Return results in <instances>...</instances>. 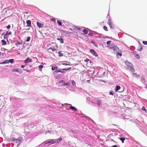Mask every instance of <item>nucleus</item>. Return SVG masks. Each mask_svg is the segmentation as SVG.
I'll return each mask as SVG.
<instances>
[{"label": "nucleus", "mask_w": 147, "mask_h": 147, "mask_svg": "<svg viewBox=\"0 0 147 147\" xmlns=\"http://www.w3.org/2000/svg\"><path fill=\"white\" fill-rule=\"evenodd\" d=\"M107 47L110 50H113V51L115 53L119 51V48L114 44H112L109 46H107Z\"/></svg>", "instance_id": "1"}, {"label": "nucleus", "mask_w": 147, "mask_h": 147, "mask_svg": "<svg viewBox=\"0 0 147 147\" xmlns=\"http://www.w3.org/2000/svg\"><path fill=\"white\" fill-rule=\"evenodd\" d=\"M125 63L127 66L129 67V69L132 72H134L135 69L134 67H133V65L131 63L129 62L127 60H126L125 62Z\"/></svg>", "instance_id": "2"}, {"label": "nucleus", "mask_w": 147, "mask_h": 147, "mask_svg": "<svg viewBox=\"0 0 147 147\" xmlns=\"http://www.w3.org/2000/svg\"><path fill=\"white\" fill-rule=\"evenodd\" d=\"M54 140L53 139H50L49 140H46L44 142H43L42 143L40 144L38 146H36V147H39L40 146H42L43 145H45L46 144L48 143H51V144H53V142Z\"/></svg>", "instance_id": "3"}, {"label": "nucleus", "mask_w": 147, "mask_h": 147, "mask_svg": "<svg viewBox=\"0 0 147 147\" xmlns=\"http://www.w3.org/2000/svg\"><path fill=\"white\" fill-rule=\"evenodd\" d=\"M23 140L22 138L20 137L16 139H13L12 141L16 143H18V145H19L21 142Z\"/></svg>", "instance_id": "4"}, {"label": "nucleus", "mask_w": 147, "mask_h": 147, "mask_svg": "<svg viewBox=\"0 0 147 147\" xmlns=\"http://www.w3.org/2000/svg\"><path fill=\"white\" fill-rule=\"evenodd\" d=\"M64 105H70L69 108L71 109L72 111H75L77 110V109L74 107L73 106L71 105V104H69L67 103H65L64 104H61V105L63 107Z\"/></svg>", "instance_id": "5"}, {"label": "nucleus", "mask_w": 147, "mask_h": 147, "mask_svg": "<svg viewBox=\"0 0 147 147\" xmlns=\"http://www.w3.org/2000/svg\"><path fill=\"white\" fill-rule=\"evenodd\" d=\"M94 35H95V37L96 38H100L102 37L105 38H108V36H104V35H103L102 34L98 33L97 32H95V33L94 34Z\"/></svg>", "instance_id": "6"}, {"label": "nucleus", "mask_w": 147, "mask_h": 147, "mask_svg": "<svg viewBox=\"0 0 147 147\" xmlns=\"http://www.w3.org/2000/svg\"><path fill=\"white\" fill-rule=\"evenodd\" d=\"M61 32L65 36H70L71 34V32H69L64 30H62L61 31Z\"/></svg>", "instance_id": "7"}, {"label": "nucleus", "mask_w": 147, "mask_h": 147, "mask_svg": "<svg viewBox=\"0 0 147 147\" xmlns=\"http://www.w3.org/2000/svg\"><path fill=\"white\" fill-rule=\"evenodd\" d=\"M20 99V98H17L15 97H10V101L12 102L15 103L17 102Z\"/></svg>", "instance_id": "8"}, {"label": "nucleus", "mask_w": 147, "mask_h": 147, "mask_svg": "<svg viewBox=\"0 0 147 147\" xmlns=\"http://www.w3.org/2000/svg\"><path fill=\"white\" fill-rule=\"evenodd\" d=\"M90 53L94 56L95 57L98 56V54L94 50L90 49Z\"/></svg>", "instance_id": "9"}, {"label": "nucleus", "mask_w": 147, "mask_h": 147, "mask_svg": "<svg viewBox=\"0 0 147 147\" xmlns=\"http://www.w3.org/2000/svg\"><path fill=\"white\" fill-rule=\"evenodd\" d=\"M62 140V138L61 137H60L56 140H54V141L53 142V143L55 144L59 143Z\"/></svg>", "instance_id": "10"}, {"label": "nucleus", "mask_w": 147, "mask_h": 147, "mask_svg": "<svg viewBox=\"0 0 147 147\" xmlns=\"http://www.w3.org/2000/svg\"><path fill=\"white\" fill-rule=\"evenodd\" d=\"M32 61V59L29 57H28L24 61L25 63H30Z\"/></svg>", "instance_id": "11"}, {"label": "nucleus", "mask_w": 147, "mask_h": 147, "mask_svg": "<svg viewBox=\"0 0 147 147\" xmlns=\"http://www.w3.org/2000/svg\"><path fill=\"white\" fill-rule=\"evenodd\" d=\"M36 24L37 26L39 28H41L43 27V24H41L38 22H36Z\"/></svg>", "instance_id": "12"}, {"label": "nucleus", "mask_w": 147, "mask_h": 147, "mask_svg": "<svg viewBox=\"0 0 147 147\" xmlns=\"http://www.w3.org/2000/svg\"><path fill=\"white\" fill-rule=\"evenodd\" d=\"M27 26L29 27H30L31 26V22L30 20H27L26 22Z\"/></svg>", "instance_id": "13"}, {"label": "nucleus", "mask_w": 147, "mask_h": 147, "mask_svg": "<svg viewBox=\"0 0 147 147\" xmlns=\"http://www.w3.org/2000/svg\"><path fill=\"white\" fill-rule=\"evenodd\" d=\"M121 88V87L119 86H116L115 88V92H117Z\"/></svg>", "instance_id": "14"}, {"label": "nucleus", "mask_w": 147, "mask_h": 147, "mask_svg": "<svg viewBox=\"0 0 147 147\" xmlns=\"http://www.w3.org/2000/svg\"><path fill=\"white\" fill-rule=\"evenodd\" d=\"M57 39L61 43H63L64 42L63 40V39L61 37V36H60L59 38H57Z\"/></svg>", "instance_id": "15"}, {"label": "nucleus", "mask_w": 147, "mask_h": 147, "mask_svg": "<svg viewBox=\"0 0 147 147\" xmlns=\"http://www.w3.org/2000/svg\"><path fill=\"white\" fill-rule=\"evenodd\" d=\"M58 67L56 66L55 65H53L51 69L53 71L55 70L56 69H58Z\"/></svg>", "instance_id": "16"}, {"label": "nucleus", "mask_w": 147, "mask_h": 147, "mask_svg": "<svg viewBox=\"0 0 147 147\" xmlns=\"http://www.w3.org/2000/svg\"><path fill=\"white\" fill-rule=\"evenodd\" d=\"M139 43L140 45V47H138V50L140 51L142 50L143 49V47L142 46V45L141 44L140 42H139Z\"/></svg>", "instance_id": "17"}, {"label": "nucleus", "mask_w": 147, "mask_h": 147, "mask_svg": "<svg viewBox=\"0 0 147 147\" xmlns=\"http://www.w3.org/2000/svg\"><path fill=\"white\" fill-rule=\"evenodd\" d=\"M70 84V83L68 82H65L63 84H62L61 85L62 86H69Z\"/></svg>", "instance_id": "18"}, {"label": "nucleus", "mask_w": 147, "mask_h": 147, "mask_svg": "<svg viewBox=\"0 0 147 147\" xmlns=\"http://www.w3.org/2000/svg\"><path fill=\"white\" fill-rule=\"evenodd\" d=\"M8 60H6L4 61L3 62L1 63L0 64H5L6 63H8Z\"/></svg>", "instance_id": "19"}, {"label": "nucleus", "mask_w": 147, "mask_h": 147, "mask_svg": "<svg viewBox=\"0 0 147 147\" xmlns=\"http://www.w3.org/2000/svg\"><path fill=\"white\" fill-rule=\"evenodd\" d=\"M1 41L2 42V45H6L7 44L6 42L4 40H2Z\"/></svg>", "instance_id": "20"}, {"label": "nucleus", "mask_w": 147, "mask_h": 147, "mask_svg": "<svg viewBox=\"0 0 147 147\" xmlns=\"http://www.w3.org/2000/svg\"><path fill=\"white\" fill-rule=\"evenodd\" d=\"M43 67V65H40L39 66L38 68L39 70L40 71H41Z\"/></svg>", "instance_id": "21"}, {"label": "nucleus", "mask_w": 147, "mask_h": 147, "mask_svg": "<svg viewBox=\"0 0 147 147\" xmlns=\"http://www.w3.org/2000/svg\"><path fill=\"white\" fill-rule=\"evenodd\" d=\"M145 79L144 77H142L141 78V81L143 83H145Z\"/></svg>", "instance_id": "22"}, {"label": "nucleus", "mask_w": 147, "mask_h": 147, "mask_svg": "<svg viewBox=\"0 0 147 147\" xmlns=\"http://www.w3.org/2000/svg\"><path fill=\"white\" fill-rule=\"evenodd\" d=\"M120 140L121 141V142L122 143H123L124 141V140H125V138L123 137H121L120 138Z\"/></svg>", "instance_id": "23"}, {"label": "nucleus", "mask_w": 147, "mask_h": 147, "mask_svg": "<svg viewBox=\"0 0 147 147\" xmlns=\"http://www.w3.org/2000/svg\"><path fill=\"white\" fill-rule=\"evenodd\" d=\"M11 34H12V33L11 32H8V31H7L5 33V35L7 36V35H11Z\"/></svg>", "instance_id": "24"}, {"label": "nucleus", "mask_w": 147, "mask_h": 147, "mask_svg": "<svg viewBox=\"0 0 147 147\" xmlns=\"http://www.w3.org/2000/svg\"><path fill=\"white\" fill-rule=\"evenodd\" d=\"M58 53L59 54V57H62L63 56V54L61 53V51H59Z\"/></svg>", "instance_id": "25"}, {"label": "nucleus", "mask_w": 147, "mask_h": 147, "mask_svg": "<svg viewBox=\"0 0 147 147\" xmlns=\"http://www.w3.org/2000/svg\"><path fill=\"white\" fill-rule=\"evenodd\" d=\"M141 109L142 111H144L146 113V112H147L146 109H145V108L144 106H143L142 107Z\"/></svg>", "instance_id": "26"}, {"label": "nucleus", "mask_w": 147, "mask_h": 147, "mask_svg": "<svg viewBox=\"0 0 147 147\" xmlns=\"http://www.w3.org/2000/svg\"><path fill=\"white\" fill-rule=\"evenodd\" d=\"M109 26L110 27V28L111 29H114V27L113 25L112 24V23L110 24H109Z\"/></svg>", "instance_id": "27"}, {"label": "nucleus", "mask_w": 147, "mask_h": 147, "mask_svg": "<svg viewBox=\"0 0 147 147\" xmlns=\"http://www.w3.org/2000/svg\"><path fill=\"white\" fill-rule=\"evenodd\" d=\"M70 133H72L73 134H78L76 132L72 130H70Z\"/></svg>", "instance_id": "28"}, {"label": "nucleus", "mask_w": 147, "mask_h": 147, "mask_svg": "<svg viewBox=\"0 0 147 147\" xmlns=\"http://www.w3.org/2000/svg\"><path fill=\"white\" fill-rule=\"evenodd\" d=\"M71 82L73 86H76V83L74 81V80H71Z\"/></svg>", "instance_id": "29"}, {"label": "nucleus", "mask_w": 147, "mask_h": 147, "mask_svg": "<svg viewBox=\"0 0 147 147\" xmlns=\"http://www.w3.org/2000/svg\"><path fill=\"white\" fill-rule=\"evenodd\" d=\"M97 103V104L99 105H100L101 103V101L100 100H97L96 102Z\"/></svg>", "instance_id": "30"}, {"label": "nucleus", "mask_w": 147, "mask_h": 147, "mask_svg": "<svg viewBox=\"0 0 147 147\" xmlns=\"http://www.w3.org/2000/svg\"><path fill=\"white\" fill-rule=\"evenodd\" d=\"M8 60V63H13V62H14V60L13 59H10Z\"/></svg>", "instance_id": "31"}, {"label": "nucleus", "mask_w": 147, "mask_h": 147, "mask_svg": "<svg viewBox=\"0 0 147 147\" xmlns=\"http://www.w3.org/2000/svg\"><path fill=\"white\" fill-rule=\"evenodd\" d=\"M83 32L86 34H87L88 33V31L86 29H84L83 30Z\"/></svg>", "instance_id": "32"}, {"label": "nucleus", "mask_w": 147, "mask_h": 147, "mask_svg": "<svg viewBox=\"0 0 147 147\" xmlns=\"http://www.w3.org/2000/svg\"><path fill=\"white\" fill-rule=\"evenodd\" d=\"M49 50H50V49H51L52 51L53 52H54L55 51H56V49H55L53 48V49L51 47H50V48H49L48 49Z\"/></svg>", "instance_id": "33"}, {"label": "nucleus", "mask_w": 147, "mask_h": 147, "mask_svg": "<svg viewBox=\"0 0 147 147\" xmlns=\"http://www.w3.org/2000/svg\"><path fill=\"white\" fill-rule=\"evenodd\" d=\"M28 125H29V127H30V125H28V123H25L24 124V126L25 127H26Z\"/></svg>", "instance_id": "34"}, {"label": "nucleus", "mask_w": 147, "mask_h": 147, "mask_svg": "<svg viewBox=\"0 0 147 147\" xmlns=\"http://www.w3.org/2000/svg\"><path fill=\"white\" fill-rule=\"evenodd\" d=\"M135 57L137 59H139L140 58V57L138 54H137L135 55Z\"/></svg>", "instance_id": "35"}, {"label": "nucleus", "mask_w": 147, "mask_h": 147, "mask_svg": "<svg viewBox=\"0 0 147 147\" xmlns=\"http://www.w3.org/2000/svg\"><path fill=\"white\" fill-rule=\"evenodd\" d=\"M55 78L57 79H59L61 78V76H60L59 75H57V76H55Z\"/></svg>", "instance_id": "36"}, {"label": "nucleus", "mask_w": 147, "mask_h": 147, "mask_svg": "<svg viewBox=\"0 0 147 147\" xmlns=\"http://www.w3.org/2000/svg\"><path fill=\"white\" fill-rule=\"evenodd\" d=\"M122 55V53H117L116 54V56L117 57H118V56H121Z\"/></svg>", "instance_id": "37"}, {"label": "nucleus", "mask_w": 147, "mask_h": 147, "mask_svg": "<svg viewBox=\"0 0 147 147\" xmlns=\"http://www.w3.org/2000/svg\"><path fill=\"white\" fill-rule=\"evenodd\" d=\"M57 24H58L59 26H62V23H61V22L60 21H57Z\"/></svg>", "instance_id": "38"}, {"label": "nucleus", "mask_w": 147, "mask_h": 147, "mask_svg": "<svg viewBox=\"0 0 147 147\" xmlns=\"http://www.w3.org/2000/svg\"><path fill=\"white\" fill-rule=\"evenodd\" d=\"M133 75L135 77L139 76V75H138L137 73H133Z\"/></svg>", "instance_id": "39"}, {"label": "nucleus", "mask_w": 147, "mask_h": 147, "mask_svg": "<svg viewBox=\"0 0 147 147\" xmlns=\"http://www.w3.org/2000/svg\"><path fill=\"white\" fill-rule=\"evenodd\" d=\"M103 28L106 31H108L107 27L106 26H103Z\"/></svg>", "instance_id": "40"}, {"label": "nucleus", "mask_w": 147, "mask_h": 147, "mask_svg": "<svg viewBox=\"0 0 147 147\" xmlns=\"http://www.w3.org/2000/svg\"><path fill=\"white\" fill-rule=\"evenodd\" d=\"M30 36L28 37L26 40V42H29L30 41Z\"/></svg>", "instance_id": "41"}, {"label": "nucleus", "mask_w": 147, "mask_h": 147, "mask_svg": "<svg viewBox=\"0 0 147 147\" xmlns=\"http://www.w3.org/2000/svg\"><path fill=\"white\" fill-rule=\"evenodd\" d=\"M65 82V81H64L63 80H60L58 82V83L59 84H61V83H63L64 82Z\"/></svg>", "instance_id": "42"}, {"label": "nucleus", "mask_w": 147, "mask_h": 147, "mask_svg": "<svg viewBox=\"0 0 147 147\" xmlns=\"http://www.w3.org/2000/svg\"><path fill=\"white\" fill-rule=\"evenodd\" d=\"M59 70L60 69H56L54 71V72H55L56 73H57L60 72Z\"/></svg>", "instance_id": "43"}, {"label": "nucleus", "mask_w": 147, "mask_h": 147, "mask_svg": "<svg viewBox=\"0 0 147 147\" xmlns=\"http://www.w3.org/2000/svg\"><path fill=\"white\" fill-rule=\"evenodd\" d=\"M142 43L144 45H147V41H143L142 42Z\"/></svg>", "instance_id": "44"}, {"label": "nucleus", "mask_w": 147, "mask_h": 147, "mask_svg": "<svg viewBox=\"0 0 147 147\" xmlns=\"http://www.w3.org/2000/svg\"><path fill=\"white\" fill-rule=\"evenodd\" d=\"M88 35L90 36H94V34H93L92 33V32H90L89 33V34H88Z\"/></svg>", "instance_id": "45"}, {"label": "nucleus", "mask_w": 147, "mask_h": 147, "mask_svg": "<svg viewBox=\"0 0 147 147\" xmlns=\"http://www.w3.org/2000/svg\"><path fill=\"white\" fill-rule=\"evenodd\" d=\"M109 94L110 95H113V91H111L109 93Z\"/></svg>", "instance_id": "46"}, {"label": "nucleus", "mask_w": 147, "mask_h": 147, "mask_svg": "<svg viewBox=\"0 0 147 147\" xmlns=\"http://www.w3.org/2000/svg\"><path fill=\"white\" fill-rule=\"evenodd\" d=\"M111 42V41L109 40V41H107V42H106V44L107 45H109L110 44Z\"/></svg>", "instance_id": "47"}, {"label": "nucleus", "mask_w": 147, "mask_h": 147, "mask_svg": "<svg viewBox=\"0 0 147 147\" xmlns=\"http://www.w3.org/2000/svg\"><path fill=\"white\" fill-rule=\"evenodd\" d=\"M62 64L63 65H70V66L71 65L67 64L66 63H63Z\"/></svg>", "instance_id": "48"}, {"label": "nucleus", "mask_w": 147, "mask_h": 147, "mask_svg": "<svg viewBox=\"0 0 147 147\" xmlns=\"http://www.w3.org/2000/svg\"><path fill=\"white\" fill-rule=\"evenodd\" d=\"M14 71H16V72L19 73H20V71L19 70H18V69H15V70Z\"/></svg>", "instance_id": "49"}, {"label": "nucleus", "mask_w": 147, "mask_h": 147, "mask_svg": "<svg viewBox=\"0 0 147 147\" xmlns=\"http://www.w3.org/2000/svg\"><path fill=\"white\" fill-rule=\"evenodd\" d=\"M23 71H26L27 72H29V71L27 69H23Z\"/></svg>", "instance_id": "50"}, {"label": "nucleus", "mask_w": 147, "mask_h": 147, "mask_svg": "<svg viewBox=\"0 0 147 147\" xmlns=\"http://www.w3.org/2000/svg\"><path fill=\"white\" fill-rule=\"evenodd\" d=\"M24 133H25V134H26V135H28L29 134V132H27V131H25L24 132Z\"/></svg>", "instance_id": "51"}, {"label": "nucleus", "mask_w": 147, "mask_h": 147, "mask_svg": "<svg viewBox=\"0 0 147 147\" xmlns=\"http://www.w3.org/2000/svg\"><path fill=\"white\" fill-rule=\"evenodd\" d=\"M77 28H78V27H77L74 26V27H73V28L74 30H77Z\"/></svg>", "instance_id": "52"}, {"label": "nucleus", "mask_w": 147, "mask_h": 147, "mask_svg": "<svg viewBox=\"0 0 147 147\" xmlns=\"http://www.w3.org/2000/svg\"><path fill=\"white\" fill-rule=\"evenodd\" d=\"M85 61L86 62H88V61H91L88 59H86L85 60Z\"/></svg>", "instance_id": "53"}, {"label": "nucleus", "mask_w": 147, "mask_h": 147, "mask_svg": "<svg viewBox=\"0 0 147 147\" xmlns=\"http://www.w3.org/2000/svg\"><path fill=\"white\" fill-rule=\"evenodd\" d=\"M82 30V29L81 28H80L78 27L77 30L81 31Z\"/></svg>", "instance_id": "54"}, {"label": "nucleus", "mask_w": 147, "mask_h": 147, "mask_svg": "<svg viewBox=\"0 0 147 147\" xmlns=\"http://www.w3.org/2000/svg\"><path fill=\"white\" fill-rule=\"evenodd\" d=\"M10 25H8L6 27L7 29H9L10 28Z\"/></svg>", "instance_id": "55"}, {"label": "nucleus", "mask_w": 147, "mask_h": 147, "mask_svg": "<svg viewBox=\"0 0 147 147\" xmlns=\"http://www.w3.org/2000/svg\"><path fill=\"white\" fill-rule=\"evenodd\" d=\"M50 19L51 21H53L54 22H55V21H56L55 20L54 18H51V19Z\"/></svg>", "instance_id": "56"}, {"label": "nucleus", "mask_w": 147, "mask_h": 147, "mask_svg": "<svg viewBox=\"0 0 147 147\" xmlns=\"http://www.w3.org/2000/svg\"><path fill=\"white\" fill-rule=\"evenodd\" d=\"M112 22H111V20L108 21V24H112Z\"/></svg>", "instance_id": "57"}, {"label": "nucleus", "mask_w": 147, "mask_h": 147, "mask_svg": "<svg viewBox=\"0 0 147 147\" xmlns=\"http://www.w3.org/2000/svg\"><path fill=\"white\" fill-rule=\"evenodd\" d=\"M59 71H60L59 72H61V73H63V74L65 72L64 71H62L61 70H59Z\"/></svg>", "instance_id": "58"}, {"label": "nucleus", "mask_w": 147, "mask_h": 147, "mask_svg": "<svg viewBox=\"0 0 147 147\" xmlns=\"http://www.w3.org/2000/svg\"><path fill=\"white\" fill-rule=\"evenodd\" d=\"M17 43L18 45H20L22 44V42H17Z\"/></svg>", "instance_id": "59"}, {"label": "nucleus", "mask_w": 147, "mask_h": 147, "mask_svg": "<svg viewBox=\"0 0 147 147\" xmlns=\"http://www.w3.org/2000/svg\"><path fill=\"white\" fill-rule=\"evenodd\" d=\"M71 67H69L68 68L65 69H66V70L68 71L69 69H71Z\"/></svg>", "instance_id": "60"}, {"label": "nucleus", "mask_w": 147, "mask_h": 147, "mask_svg": "<svg viewBox=\"0 0 147 147\" xmlns=\"http://www.w3.org/2000/svg\"><path fill=\"white\" fill-rule=\"evenodd\" d=\"M111 147H118L117 145H114L112 146Z\"/></svg>", "instance_id": "61"}, {"label": "nucleus", "mask_w": 147, "mask_h": 147, "mask_svg": "<svg viewBox=\"0 0 147 147\" xmlns=\"http://www.w3.org/2000/svg\"><path fill=\"white\" fill-rule=\"evenodd\" d=\"M133 54L135 55H136V54H137L136 52V51H134L133 52Z\"/></svg>", "instance_id": "62"}, {"label": "nucleus", "mask_w": 147, "mask_h": 147, "mask_svg": "<svg viewBox=\"0 0 147 147\" xmlns=\"http://www.w3.org/2000/svg\"><path fill=\"white\" fill-rule=\"evenodd\" d=\"M25 67V66L24 65H22L21 66V67L22 68H24V67Z\"/></svg>", "instance_id": "63"}, {"label": "nucleus", "mask_w": 147, "mask_h": 147, "mask_svg": "<svg viewBox=\"0 0 147 147\" xmlns=\"http://www.w3.org/2000/svg\"><path fill=\"white\" fill-rule=\"evenodd\" d=\"M87 99L88 100H90V99L89 97H88L87 98Z\"/></svg>", "instance_id": "64"}]
</instances>
